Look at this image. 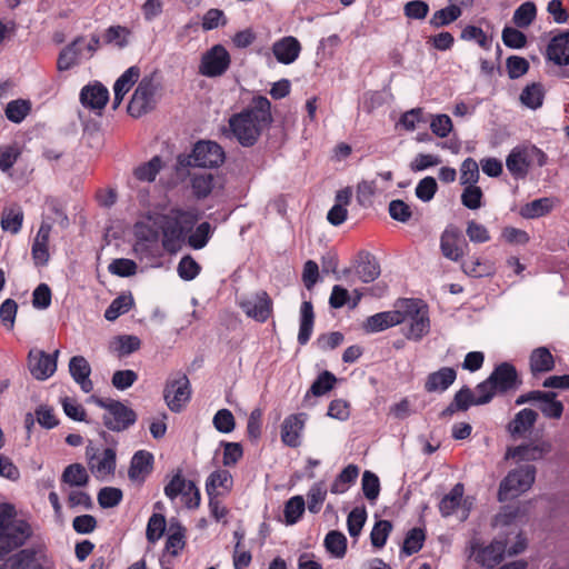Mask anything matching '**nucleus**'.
Here are the masks:
<instances>
[{
	"label": "nucleus",
	"instance_id": "nucleus-25",
	"mask_svg": "<svg viewBox=\"0 0 569 569\" xmlns=\"http://www.w3.org/2000/svg\"><path fill=\"white\" fill-rule=\"evenodd\" d=\"M547 56L556 64H569V31L552 38L547 48Z\"/></svg>",
	"mask_w": 569,
	"mask_h": 569
},
{
	"label": "nucleus",
	"instance_id": "nucleus-40",
	"mask_svg": "<svg viewBox=\"0 0 569 569\" xmlns=\"http://www.w3.org/2000/svg\"><path fill=\"white\" fill-rule=\"evenodd\" d=\"M359 475V468L355 465L347 466L336 478L331 486V492L335 495L346 492Z\"/></svg>",
	"mask_w": 569,
	"mask_h": 569
},
{
	"label": "nucleus",
	"instance_id": "nucleus-29",
	"mask_svg": "<svg viewBox=\"0 0 569 569\" xmlns=\"http://www.w3.org/2000/svg\"><path fill=\"white\" fill-rule=\"evenodd\" d=\"M455 369L443 367L438 371L431 372L426 380L425 389L428 392H442L447 390L456 380Z\"/></svg>",
	"mask_w": 569,
	"mask_h": 569
},
{
	"label": "nucleus",
	"instance_id": "nucleus-31",
	"mask_svg": "<svg viewBox=\"0 0 569 569\" xmlns=\"http://www.w3.org/2000/svg\"><path fill=\"white\" fill-rule=\"evenodd\" d=\"M551 450L550 443L542 442L539 445H527L511 448L507 451L506 458H513L518 460H538L541 459Z\"/></svg>",
	"mask_w": 569,
	"mask_h": 569
},
{
	"label": "nucleus",
	"instance_id": "nucleus-63",
	"mask_svg": "<svg viewBox=\"0 0 569 569\" xmlns=\"http://www.w3.org/2000/svg\"><path fill=\"white\" fill-rule=\"evenodd\" d=\"M430 129L439 138H446L452 130V122L448 114H436L430 120Z\"/></svg>",
	"mask_w": 569,
	"mask_h": 569
},
{
	"label": "nucleus",
	"instance_id": "nucleus-5",
	"mask_svg": "<svg viewBox=\"0 0 569 569\" xmlns=\"http://www.w3.org/2000/svg\"><path fill=\"white\" fill-rule=\"evenodd\" d=\"M536 468L530 465L521 466L510 471L499 487V500L516 498L528 491L535 482Z\"/></svg>",
	"mask_w": 569,
	"mask_h": 569
},
{
	"label": "nucleus",
	"instance_id": "nucleus-27",
	"mask_svg": "<svg viewBox=\"0 0 569 569\" xmlns=\"http://www.w3.org/2000/svg\"><path fill=\"white\" fill-rule=\"evenodd\" d=\"M153 456L144 450L136 452L131 459L128 471L132 481L141 482L148 473L151 472Z\"/></svg>",
	"mask_w": 569,
	"mask_h": 569
},
{
	"label": "nucleus",
	"instance_id": "nucleus-39",
	"mask_svg": "<svg viewBox=\"0 0 569 569\" xmlns=\"http://www.w3.org/2000/svg\"><path fill=\"white\" fill-rule=\"evenodd\" d=\"M83 41L82 38H77L71 44L67 46L58 57V69L66 71L79 63L80 49L78 46Z\"/></svg>",
	"mask_w": 569,
	"mask_h": 569
},
{
	"label": "nucleus",
	"instance_id": "nucleus-7",
	"mask_svg": "<svg viewBox=\"0 0 569 569\" xmlns=\"http://www.w3.org/2000/svg\"><path fill=\"white\" fill-rule=\"evenodd\" d=\"M547 156L535 146L515 148L506 160L507 169L516 177H525L532 166L542 167Z\"/></svg>",
	"mask_w": 569,
	"mask_h": 569
},
{
	"label": "nucleus",
	"instance_id": "nucleus-38",
	"mask_svg": "<svg viewBox=\"0 0 569 569\" xmlns=\"http://www.w3.org/2000/svg\"><path fill=\"white\" fill-rule=\"evenodd\" d=\"M61 481L70 487H84L89 481V476L82 465L72 463L63 470Z\"/></svg>",
	"mask_w": 569,
	"mask_h": 569
},
{
	"label": "nucleus",
	"instance_id": "nucleus-33",
	"mask_svg": "<svg viewBox=\"0 0 569 569\" xmlns=\"http://www.w3.org/2000/svg\"><path fill=\"white\" fill-rule=\"evenodd\" d=\"M232 488V477L228 470H217L207 480V491L210 497L229 492Z\"/></svg>",
	"mask_w": 569,
	"mask_h": 569
},
{
	"label": "nucleus",
	"instance_id": "nucleus-49",
	"mask_svg": "<svg viewBox=\"0 0 569 569\" xmlns=\"http://www.w3.org/2000/svg\"><path fill=\"white\" fill-rule=\"evenodd\" d=\"M520 100L528 108H539L542 104L543 100L542 87L539 83H532L530 86H527L520 94Z\"/></svg>",
	"mask_w": 569,
	"mask_h": 569
},
{
	"label": "nucleus",
	"instance_id": "nucleus-1",
	"mask_svg": "<svg viewBox=\"0 0 569 569\" xmlns=\"http://www.w3.org/2000/svg\"><path fill=\"white\" fill-rule=\"evenodd\" d=\"M192 212L171 210L169 213L148 212L133 227L136 238L134 250L146 251L156 246L162 236V246L170 252L177 251L194 221Z\"/></svg>",
	"mask_w": 569,
	"mask_h": 569
},
{
	"label": "nucleus",
	"instance_id": "nucleus-26",
	"mask_svg": "<svg viewBox=\"0 0 569 569\" xmlns=\"http://www.w3.org/2000/svg\"><path fill=\"white\" fill-rule=\"evenodd\" d=\"M140 69L137 66H132L129 69H127L116 81L113 86L114 91V100H113V108H118L120 103L122 102L124 96L129 92V90L132 88V86L138 81L140 78Z\"/></svg>",
	"mask_w": 569,
	"mask_h": 569
},
{
	"label": "nucleus",
	"instance_id": "nucleus-44",
	"mask_svg": "<svg viewBox=\"0 0 569 569\" xmlns=\"http://www.w3.org/2000/svg\"><path fill=\"white\" fill-rule=\"evenodd\" d=\"M191 187L198 198L208 197L213 189V174L209 172L191 174Z\"/></svg>",
	"mask_w": 569,
	"mask_h": 569
},
{
	"label": "nucleus",
	"instance_id": "nucleus-59",
	"mask_svg": "<svg viewBox=\"0 0 569 569\" xmlns=\"http://www.w3.org/2000/svg\"><path fill=\"white\" fill-rule=\"evenodd\" d=\"M132 301L130 298L120 296L116 298L104 312V318L109 321L116 320L120 315L128 312Z\"/></svg>",
	"mask_w": 569,
	"mask_h": 569
},
{
	"label": "nucleus",
	"instance_id": "nucleus-24",
	"mask_svg": "<svg viewBox=\"0 0 569 569\" xmlns=\"http://www.w3.org/2000/svg\"><path fill=\"white\" fill-rule=\"evenodd\" d=\"M489 380L495 386L497 392H505L509 389H512L516 385V369L513 366L507 362L501 363L489 376Z\"/></svg>",
	"mask_w": 569,
	"mask_h": 569
},
{
	"label": "nucleus",
	"instance_id": "nucleus-15",
	"mask_svg": "<svg viewBox=\"0 0 569 569\" xmlns=\"http://www.w3.org/2000/svg\"><path fill=\"white\" fill-rule=\"evenodd\" d=\"M190 385L186 376L170 380L164 388V400L172 411H180L190 399Z\"/></svg>",
	"mask_w": 569,
	"mask_h": 569
},
{
	"label": "nucleus",
	"instance_id": "nucleus-48",
	"mask_svg": "<svg viewBox=\"0 0 569 569\" xmlns=\"http://www.w3.org/2000/svg\"><path fill=\"white\" fill-rule=\"evenodd\" d=\"M480 178L479 166L472 158H467L460 166V183L465 187L477 184Z\"/></svg>",
	"mask_w": 569,
	"mask_h": 569
},
{
	"label": "nucleus",
	"instance_id": "nucleus-58",
	"mask_svg": "<svg viewBox=\"0 0 569 569\" xmlns=\"http://www.w3.org/2000/svg\"><path fill=\"white\" fill-rule=\"evenodd\" d=\"M466 234L473 243H485L490 240V233L487 227L476 220L467 222Z\"/></svg>",
	"mask_w": 569,
	"mask_h": 569
},
{
	"label": "nucleus",
	"instance_id": "nucleus-51",
	"mask_svg": "<svg viewBox=\"0 0 569 569\" xmlns=\"http://www.w3.org/2000/svg\"><path fill=\"white\" fill-rule=\"evenodd\" d=\"M482 190L477 184H471L465 187L462 193H461V203L470 209V210H478L482 207Z\"/></svg>",
	"mask_w": 569,
	"mask_h": 569
},
{
	"label": "nucleus",
	"instance_id": "nucleus-57",
	"mask_svg": "<svg viewBox=\"0 0 569 569\" xmlns=\"http://www.w3.org/2000/svg\"><path fill=\"white\" fill-rule=\"evenodd\" d=\"M357 274L362 282H371L380 274L379 263L373 259H367L359 263Z\"/></svg>",
	"mask_w": 569,
	"mask_h": 569
},
{
	"label": "nucleus",
	"instance_id": "nucleus-4",
	"mask_svg": "<svg viewBox=\"0 0 569 569\" xmlns=\"http://www.w3.org/2000/svg\"><path fill=\"white\" fill-rule=\"evenodd\" d=\"M400 313L403 322H408L407 338L411 340L422 339L430 330V320L427 306L415 299L400 300Z\"/></svg>",
	"mask_w": 569,
	"mask_h": 569
},
{
	"label": "nucleus",
	"instance_id": "nucleus-53",
	"mask_svg": "<svg viewBox=\"0 0 569 569\" xmlns=\"http://www.w3.org/2000/svg\"><path fill=\"white\" fill-rule=\"evenodd\" d=\"M30 111V103L27 100H13L7 104L6 117L14 122H21Z\"/></svg>",
	"mask_w": 569,
	"mask_h": 569
},
{
	"label": "nucleus",
	"instance_id": "nucleus-60",
	"mask_svg": "<svg viewBox=\"0 0 569 569\" xmlns=\"http://www.w3.org/2000/svg\"><path fill=\"white\" fill-rule=\"evenodd\" d=\"M423 541H425L423 530H421L419 528H413L408 532V535L403 541L402 550L407 555L416 553L422 548Z\"/></svg>",
	"mask_w": 569,
	"mask_h": 569
},
{
	"label": "nucleus",
	"instance_id": "nucleus-12",
	"mask_svg": "<svg viewBox=\"0 0 569 569\" xmlns=\"http://www.w3.org/2000/svg\"><path fill=\"white\" fill-rule=\"evenodd\" d=\"M59 350L49 355L40 349H31L28 355V368L32 377L37 380H47L57 370V360Z\"/></svg>",
	"mask_w": 569,
	"mask_h": 569
},
{
	"label": "nucleus",
	"instance_id": "nucleus-46",
	"mask_svg": "<svg viewBox=\"0 0 569 569\" xmlns=\"http://www.w3.org/2000/svg\"><path fill=\"white\" fill-rule=\"evenodd\" d=\"M537 9L533 2L527 1L516 9L512 21L519 28H527L535 20Z\"/></svg>",
	"mask_w": 569,
	"mask_h": 569
},
{
	"label": "nucleus",
	"instance_id": "nucleus-50",
	"mask_svg": "<svg viewBox=\"0 0 569 569\" xmlns=\"http://www.w3.org/2000/svg\"><path fill=\"white\" fill-rule=\"evenodd\" d=\"M193 487V482L186 480L181 472L176 473L172 476L170 481L164 487V495L173 500L178 496H180L182 492L186 491V489L191 490Z\"/></svg>",
	"mask_w": 569,
	"mask_h": 569
},
{
	"label": "nucleus",
	"instance_id": "nucleus-56",
	"mask_svg": "<svg viewBox=\"0 0 569 569\" xmlns=\"http://www.w3.org/2000/svg\"><path fill=\"white\" fill-rule=\"evenodd\" d=\"M392 530V525L388 520H380L373 526L370 539L376 548H382L386 545L387 538Z\"/></svg>",
	"mask_w": 569,
	"mask_h": 569
},
{
	"label": "nucleus",
	"instance_id": "nucleus-19",
	"mask_svg": "<svg viewBox=\"0 0 569 569\" xmlns=\"http://www.w3.org/2000/svg\"><path fill=\"white\" fill-rule=\"evenodd\" d=\"M475 0H449L448 6L436 11L429 20L433 28H441L456 21L462 13V8L471 7Z\"/></svg>",
	"mask_w": 569,
	"mask_h": 569
},
{
	"label": "nucleus",
	"instance_id": "nucleus-41",
	"mask_svg": "<svg viewBox=\"0 0 569 569\" xmlns=\"http://www.w3.org/2000/svg\"><path fill=\"white\" fill-rule=\"evenodd\" d=\"M543 397H538L539 409L547 418L559 419L563 412V406L556 399L555 392H545Z\"/></svg>",
	"mask_w": 569,
	"mask_h": 569
},
{
	"label": "nucleus",
	"instance_id": "nucleus-10",
	"mask_svg": "<svg viewBox=\"0 0 569 569\" xmlns=\"http://www.w3.org/2000/svg\"><path fill=\"white\" fill-rule=\"evenodd\" d=\"M230 66V56L224 47L216 44L206 51L199 64V73L209 78L223 74Z\"/></svg>",
	"mask_w": 569,
	"mask_h": 569
},
{
	"label": "nucleus",
	"instance_id": "nucleus-42",
	"mask_svg": "<svg viewBox=\"0 0 569 569\" xmlns=\"http://www.w3.org/2000/svg\"><path fill=\"white\" fill-rule=\"evenodd\" d=\"M461 269L466 274L475 278L486 277L493 272V267L489 261L476 257L463 261Z\"/></svg>",
	"mask_w": 569,
	"mask_h": 569
},
{
	"label": "nucleus",
	"instance_id": "nucleus-23",
	"mask_svg": "<svg viewBox=\"0 0 569 569\" xmlns=\"http://www.w3.org/2000/svg\"><path fill=\"white\" fill-rule=\"evenodd\" d=\"M109 99V91L100 83L87 86L81 90L82 104L91 110L101 111Z\"/></svg>",
	"mask_w": 569,
	"mask_h": 569
},
{
	"label": "nucleus",
	"instance_id": "nucleus-36",
	"mask_svg": "<svg viewBox=\"0 0 569 569\" xmlns=\"http://www.w3.org/2000/svg\"><path fill=\"white\" fill-rule=\"evenodd\" d=\"M315 321L313 307L310 301H305L300 308V329L298 341L300 345H306L312 333Z\"/></svg>",
	"mask_w": 569,
	"mask_h": 569
},
{
	"label": "nucleus",
	"instance_id": "nucleus-55",
	"mask_svg": "<svg viewBox=\"0 0 569 569\" xmlns=\"http://www.w3.org/2000/svg\"><path fill=\"white\" fill-rule=\"evenodd\" d=\"M164 529H166L164 517L160 513H153L149 518V521L147 525L146 535H147L148 541L152 542V543L158 541L162 537Z\"/></svg>",
	"mask_w": 569,
	"mask_h": 569
},
{
	"label": "nucleus",
	"instance_id": "nucleus-30",
	"mask_svg": "<svg viewBox=\"0 0 569 569\" xmlns=\"http://www.w3.org/2000/svg\"><path fill=\"white\" fill-rule=\"evenodd\" d=\"M51 224L42 222L32 244V258L37 264H46L49 260V237Z\"/></svg>",
	"mask_w": 569,
	"mask_h": 569
},
{
	"label": "nucleus",
	"instance_id": "nucleus-61",
	"mask_svg": "<svg viewBox=\"0 0 569 569\" xmlns=\"http://www.w3.org/2000/svg\"><path fill=\"white\" fill-rule=\"evenodd\" d=\"M367 519V512L363 508H355L350 511L347 526L351 537H358Z\"/></svg>",
	"mask_w": 569,
	"mask_h": 569
},
{
	"label": "nucleus",
	"instance_id": "nucleus-17",
	"mask_svg": "<svg viewBox=\"0 0 569 569\" xmlns=\"http://www.w3.org/2000/svg\"><path fill=\"white\" fill-rule=\"evenodd\" d=\"M461 233L456 226H448L440 236V250L445 258L459 261L465 256Z\"/></svg>",
	"mask_w": 569,
	"mask_h": 569
},
{
	"label": "nucleus",
	"instance_id": "nucleus-22",
	"mask_svg": "<svg viewBox=\"0 0 569 569\" xmlns=\"http://www.w3.org/2000/svg\"><path fill=\"white\" fill-rule=\"evenodd\" d=\"M69 371L83 392L89 393L93 390V383L89 378L91 367L84 357H72L69 361Z\"/></svg>",
	"mask_w": 569,
	"mask_h": 569
},
{
	"label": "nucleus",
	"instance_id": "nucleus-13",
	"mask_svg": "<svg viewBox=\"0 0 569 569\" xmlns=\"http://www.w3.org/2000/svg\"><path fill=\"white\" fill-rule=\"evenodd\" d=\"M463 486L461 483H457L450 492L441 499L439 509L443 517L457 513L460 520L467 519L472 502L469 498L463 497Z\"/></svg>",
	"mask_w": 569,
	"mask_h": 569
},
{
	"label": "nucleus",
	"instance_id": "nucleus-37",
	"mask_svg": "<svg viewBox=\"0 0 569 569\" xmlns=\"http://www.w3.org/2000/svg\"><path fill=\"white\" fill-rule=\"evenodd\" d=\"M555 206V200L551 198L536 199L520 209V214L527 219H535L549 213Z\"/></svg>",
	"mask_w": 569,
	"mask_h": 569
},
{
	"label": "nucleus",
	"instance_id": "nucleus-43",
	"mask_svg": "<svg viewBox=\"0 0 569 569\" xmlns=\"http://www.w3.org/2000/svg\"><path fill=\"white\" fill-rule=\"evenodd\" d=\"M162 168V161L159 157H153L148 162H144L140 166H138L133 174L134 177L142 182H152L157 174L159 173L160 169Z\"/></svg>",
	"mask_w": 569,
	"mask_h": 569
},
{
	"label": "nucleus",
	"instance_id": "nucleus-11",
	"mask_svg": "<svg viewBox=\"0 0 569 569\" xmlns=\"http://www.w3.org/2000/svg\"><path fill=\"white\" fill-rule=\"evenodd\" d=\"M224 161V152L222 148L213 141H199L196 143L189 164L214 168Z\"/></svg>",
	"mask_w": 569,
	"mask_h": 569
},
{
	"label": "nucleus",
	"instance_id": "nucleus-3",
	"mask_svg": "<svg viewBox=\"0 0 569 569\" xmlns=\"http://www.w3.org/2000/svg\"><path fill=\"white\" fill-rule=\"evenodd\" d=\"M30 536L29 523L17 517L14 508L8 503L0 505V559L22 546Z\"/></svg>",
	"mask_w": 569,
	"mask_h": 569
},
{
	"label": "nucleus",
	"instance_id": "nucleus-20",
	"mask_svg": "<svg viewBox=\"0 0 569 569\" xmlns=\"http://www.w3.org/2000/svg\"><path fill=\"white\" fill-rule=\"evenodd\" d=\"M402 322L403 317H401L400 313L399 300L396 305L395 310L379 312L369 317L363 323V329L370 333L379 332Z\"/></svg>",
	"mask_w": 569,
	"mask_h": 569
},
{
	"label": "nucleus",
	"instance_id": "nucleus-6",
	"mask_svg": "<svg viewBox=\"0 0 569 569\" xmlns=\"http://www.w3.org/2000/svg\"><path fill=\"white\" fill-rule=\"evenodd\" d=\"M91 400L99 407L106 409L103 415L104 426L112 431L126 430L133 425L137 416L133 410L120 401L92 397Z\"/></svg>",
	"mask_w": 569,
	"mask_h": 569
},
{
	"label": "nucleus",
	"instance_id": "nucleus-34",
	"mask_svg": "<svg viewBox=\"0 0 569 569\" xmlns=\"http://www.w3.org/2000/svg\"><path fill=\"white\" fill-rule=\"evenodd\" d=\"M23 217V211L18 206L4 208L0 220L1 229L4 232L17 234L21 230Z\"/></svg>",
	"mask_w": 569,
	"mask_h": 569
},
{
	"label": "nucleus",
	"instance_id": "nucleus-9",
	"mask_svg": "<svg viewBox=\"0 0 569 569\" xmlns=\"http://www.w3.org/2000/svg\"><path fill=\"white\" fill-rule=\"evenodd\" d=\"M86 458L91 473L100 480L113 475L116 469V451L112 448L100 450L91 442L86 448Z\"/></svg>",
	"mask_w": 569,
	"mask_h": 569
},
{
	"label": "nucleus",
	"instance_id": "nucleus-45",
	"mask_svg": "<svg viewBox=\"0 0 569 569\" xmlns=\"http://www.w3.org/2000/svg\"><path fill=\"white\" fill-rule=\"evenodd\" d=\"M130 30L122 26H112L106 30L104 42L122 49L129 44Z\"/></svg>",
	"mask_w": 569,
	"mask_h": 569
},
{
	"label": "nucleus",
	"instance_id": "nucleus-8",
	"mask_svg": "<svg viewBox=\"0 0 569 569\" xmlns=\"http://www.w3.org/2000/svg\"><path fill=\"white\" fill-rule=\"evenodd\" d=\"M158 87L153 74L142 78L130 99L128 112L138 118L152 110Z\"/></svg>",
	"mask_w": 569,
	"mask_h": 569
},
{
	"label": "nucleus",
	"instance_id": "nucleus-18",
	"mask_svg": "<svg viewBox=\"0 0 569 569\" xmlns=\"http://www.w3.org/2000/svg\"><path fill=\"white\" fill-rule=\"evenodd\" d=\"M308 416L307 413H296L288 416L281 425V440L288 446L296 448L300 446L301 432Z\"/></svg>",
	"mask_w": 569,
	"mask_h": 569
},
{
	"label": "nucleus",
	"instance_id": "nucleus-21",
	"mask_svg": "<svg viewBox=\"0 0 569 569\" xmlns=\"http://www.w3.org/2000/svg\"><path fill=\"white\" fill-rule=\"evenodd\" d=\"M301 51V44L297 38L288 36L277 40L272 44V53L278 62L290 64L295 62Z\"/></svg>",
	"mask_w": 569,
	"mask_h": 569
},
{
	"label": "nucleus",
	"instance_id": "nucleus-54",
	"mask_svg": "<svg viewBox=\"0 0 569 569\" xmlns=\"http://www.w3.org/2000/svg\"><path fill=\"white\" fill-rule=\"evenodd\" d=\"M305 500L301 496L290 498L284 506V518L287 525H293L305 511Z\"/></svg>",
	"mask_w": 569,
	"mask_h": 569
},
{
	"label": "nucleus",
	"instance_id": "nucleus-16",
	"mask_svg": "<svg viewBox=\"0 0 569 569\" xmlns=\"http://www.w3.org/2000/svg\"><path fill=\"white\" fill-rule=\"evenodd\" d=\"M8 569H51V561L42 551L24 549L6 562Z\"/></svg>",
	"mask_w": 569,
	"mask_h": 569
},
{
	"label": "nucleus",
	"instance_id": "nucleus-28",
	"mask_svg": "<svg viewBox=\"0 0 569 569\" xmlns=\"http://www.w3.org/2000/svg\"><path fill=\"white\" fill-rule=\"evenodd\" d=\"M506 545L502 541H493L489 546L473 552L475 560L486 568H492L502 560Z\"/></svg>",
	"mask_w": 569,
	"mask_h": 569
},
{
	"label": "nucleus",
	"instance_id": "nucleus-35",
	"mask_svg": "<svg viewBox=\"0 0 569 569\" xmlns=\"http://www.w3.org/2000/svg\"><path fill=\"white\" fill-rule=\"evenodd\" d=\"M537 417V412L531 409L526 408L520 410L509 423V432L512 436H521L526 433L535 425Z\"/></svg>",
	"mask_w": 569,
	"mask_h": 569
},
{
	"label": "nucleus",
	"instance_id": "nucleus-64",
	"mask_svg": "<svg viewBox=\"0 0 569 569\" xmlns=\"http://www.w3.org/2000/svg\"><path fill=\"white\" fill-rule=\"evenodd\" d=\"M212 422H213L214 428L222 433L231 432L234 429V425H236L233 415L228 409L218 410L213 417Z\"/></svg>",
	"mask_w": 569,
	"mask_h": 569
},
{
	"label": "nucleus",
	"instance_id": "nucleus-2",
	"mask_svg": "<svg viewBox=\"0 0 569 569\" xmlns=\"http://www.w3.org/2000/svg\"><path fill=\"white\" fill-rule=\"evenodd\" d=\"M271 122V103L266 97L258 96L247 109L229 119V128L241 146L251 147Z\"/></svg>",
	"mask_w": 569,
	"mask_h": 569
},
{
	"label": "nucleus",
	"instance_id": "nucleus-52",
	"mask_svg": "<svg viewBox=\"0 0 569 569\" xmlns=\"http://www.w3.org/2000/svg\"><path fill=\"white\" fill-rule=\"evenodd\" d=\"M327 496V488L323 482L315 483L308 491V510L312 513L319 512Z\"/></svg>",
	"mask_w": 569,
	"mask_h": 569
},
{
	"label": "nucleus",
	"instance_id": "nucleus-62",
	"mask_svg": "<svg viewBox=\"0 0 569 569\" xmlns=\"http://www.w3.org/2000/svg\"><path fill=\"white\" fill-rule=\"evenodd\" d=\"M438 189L437 181L433 177H426L421 179L416 187V196L423 202L430 201Z\"/></svg>",
	"mask_w": 569,
	"mask_h": 569
},
{
	"label": "nucleus",
	"instance_id": "nucleus-14",
	"mask_svg": "<svg viewBox=\"0 0 569 569\" xmlns=\"http://www.w3.org/2000/svg\"><path fill=\"white\" fill-rule=\"evenodd\" d=\"M240 307L249 318L259 322H264L272 312V301L264 291L243 298Z\"/></svg>",
	"mask_w": 569,
	"mask_h": 569
},
{
	"label": "nucleus",
	"instance_id": "nucleus-47",
	"mask_svg": "<svg viewBox=\"0 0 569 569\" xmlns=\"http://www.w3.org/2000/svg\"><path fill=\"white\" fill-rule=\"evenodd\" d=\"M325 546L328 552L337 558H341L346 553L347 539L343 533L332 530L326 536Z\"/></svg>",
	"mask_w": 569,
	"mask_h": 569
},
{
	"label": "nucleus",
	"instance_id": "nucleus-32",
	"mask_svg": "<svg viewBox=\"0 0 569 569\" xmlns=\"http://www.w3.org/2000/svg\"><path fill=\"white\" fill-rule=\"evenodd\" d=\"M530 370L533 375L551 371L555 367V359L546 347H539L532 350L530 358Z\"/></svg>",
	"mask_w": 569,
	"mask_h": 569
}]
</instances>
